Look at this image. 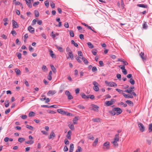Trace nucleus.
Here are the masks:
<instances>
[{
    "instance_id": "obj_1",
    "label": "nucleus",
    "mask_w": 152,
    "mask_h": 152,
    "mask_svg": "<svg viewBox=\"0 0 152 152\" xmlns=\"http://www.w3.org/2000/svg\"><path fill=\"white\" fill-rule=\"evenodd\" d=\"M119 140V134L118 133L116 134L115 136L114 140L111 141V143L113 144L114 145L115 147H117L118 145L117 142Z\"/></svg>"
},
{
    "instance_id": "obj_2",
    "label": "nucleus",
    "mask_w": 152,
    "mask_h": 152,
    "mask_svg": "<svg viewBox=\"0 0 152 152\" xmlns=\"http://www.w3.org/2000/svg\"><path fill=\"white\" fill-rule=\"evenodd\" d=\"M113 110L116 112V114L117 115L120 114L122 112V110L118 107L114 108L113 109Z\"/></svg>"
},
{
    "instance_id": "obj_3",
    "label": "nucleus",
    "mask_w": 152,
    "mask_h": 152,
    "mask_svg": "<svg viewBox=\"0 0 152 152\" xmlns=\"http://www.w3.org/2000/svg\"><path fill=\"white\" fill-rule=\"evenodd\" d=\"M93 84L94 85L93 89L94 90L96 91H99V88L98 87V84L96 81H94L93 83Z\"/></svg>"
},
{
    "instance_id": "obj_4",
    "label": "nucleus",
    "mask_w": 152,
    "mask_h": 152,
    "mask_svg": "<svg viewBox=\"0 0 152 152\" xmlns=\"http://www.w3.org/2000/svg\"><path fill=\"white\" fill-rule=\"evenodd\" d=\"M105 83L106 84H107L108 86H109L116 87L117 86L116 83L113 82H108L107 81H105Z\"/></svg>"
},
{
    "instance_id": "obj_5",
    "label": "nucleus",
    "mask_w": 152,
    "mask_h": 152,
    "mask_svg": "<svg viewBox=\"0 0 152 152\" xmlns=\"http://www.w3.org/2000/svg\"><path fill=\"white\" fill-rule=\"evenodd\" d=\"M91 106V107L90 108L91 110L97 112L99 111L98 109L99 107L98 106L94 104H92Z\"/></svg>"
},
{
    "instance_id": "obj_6",
    "label": "nucleus",
    "mask_w": 152,
    "mask_h": 152,
    "mask_svg": "<svg viewBox=\"0 0 152 152\" xmlns=\"http://www.w3.org/2000/svg\"><path fill=\"white\" fill-rule=\"evenodd\" d=\"M114 99H111L109 101H106L105 102V104L107 106H109L113 104L115 102Z\"/></svg>"
},
{
    "instance_id": "obj_7",
    "label": "nucleus",
    "mask_w": 152,
    "mask_h": 152,
    "mask_svg": "<svg viewBox=\"0 0 152 152\" xmlns=\"http://www.w3.org/2000/svg\"><path fill=\"white\" fill-rule=\"evenodd\" d=\"M138 125L140 128V131L142 132H143L144 131L145 129L143 125L141 123H138Z\"/></svg>"
},
{
    "instance_id": "obj_8",
    "label": "nucleus",
    "mask_w": 152,
    "mask_h": 152,
    "mask_svg": "<svg viewBox=\"0 0 152 152\" xmlns=\"http://www.w3.org/2000/svg\"><path fill=\"white\" fill-rule=\"evenodd\" d=\"M12 25L13 28H18V25L16 22L14 20H12Z\"/></svg>"
},
{
    "instance_id": "obj_9",
    "label": "nucleus",
    "mask_w": 152,
    "mask_h": 152,
    "mask_svg": "<svg viewBox=\"0 0 152 152\" xmlns=\"http://www.w3.org/2000/svg\"><path fill=\"white\" fill-rule=\"evenodd\" d=\"M49 52H50V55L52 58H56L55 55L53 53V51L51 50L50 49Z\"/></svg>"
},
{
    "instance_id": "obj_10",
    "label": "nucleus",
    "mask_w": 152,
    "mask_h": 152,
    "mask_svg": "<svg viewBox=\"0 0 152 152\" xmlns=\"http://www.w3.org/2000/svg\"><path fill=\"white\" fill-rule=\"evenodd\" d=\"M109 144H110V143H109V142H105L104 144V145H103L105 147V148H106L107 149H108L110 147Z\"/></svg>"
},
{
    "instance_id": "obj_11",
    "label": "nucleus",
    "mask_w": 152,
    "mask_h": 152,
    "mask_svg": "<svg viewBox=\"0 0 152 152\" xmlns=\"http://www.w3.org/2000/svg\"><path fill=\"white\" fill-rule=\"evenodd\" d=\"M72 134V132L70 130H69L67 132V135L66 136V137L69 139L70 140L71 139V135Z\"/></svg>"
},
{
    "instance_id": "obj_12",
    "label": "nucleus",
    "mask_w": 152,
    "mask_h": 152,
    "mask_svg": "<svg viewBox=\"0 0 152 152\" xmlns=\"http://www.w3.org/2000/svg\"><path fill=\"white\" fill-rule=\"evenodd\" d=\"M28 30L31 33H33L34 31V28L31 26H30L28 27Z\"/></svg>"
},
{
    "instance_id": "obj_13",
    "label": "nucleus",
    "mask_w": 152,
    "mask_h": 152,
    "mask_svg": "<svg viewBox=\"0 0 152 152\" xmlns=\"http://www.w3.org/2000/svg\"><path fill=\"white\" fill-rule=\"evenodd\" d=\"M57 112L61 114L66 115V113L63 110L61 109H58L57 110Z\"/></svg>"
},
{
    "instance_id": "obj_14",
    "label": "nucleus",
    "mask_w": 152,
    "mask_h": 152,
    "mask_svg": "<svg viewBox=\"0 0 152 152\" xmlns=\"http://www.w3.org/2000/svg\"><path fill=\"white\" fill-rule=\"evenodd\" d=\"M123 96L125 97L126 98H133V96L132 95H127L125 93H123Z\"/></svg>"
},
{
    "instance_id": "obj_15",
    "label": "nucleus",
    "mask_w": 152,
    "mask_h": 152,
    "mask_svg": "<svg viewBox=\"0 0 152 152\" xmlns=\"http://www.w3.org/2000/svg\"><path fill=\"white\" fill-rule=\"evenodd\" d=\"M55 136V134L54 132H52L50 135V136L48 138L49 139H51L52 138L53 139Z\"/></svg>"
},
{
    "instance_id": "obj_16",
    "label": "nucleus",
    "mask_w": 152,
    "mask_h": 152,
    "mask_svg": "<svg viewBox=\"0 0 152 152\" xmlns=\"http://www.w3.org/2000/svg\"><path fill=\"white\" fill-rule=\"evenodd\" d=\"M26 1L28 7L30 8L31 7L32 5L30 0H26Z\"/></svg>"
},
{
    "instance_id": "obj_17",
    "label": "nucleus",
    "mask_w": 152,
    "mask_h": 152,
    "mask_svg": "<svg viewBox=\"0 0 152 152\" xmlns=\"http://www.w3.org/2000/svg\"><path fill=\"white\" fill-rule=\"evenodd\" d=\"M56 93V92L54 90L50 91H49L48 93L47 94L48 95H54Z\"/></svg>"
},
{
    "instance_id": "obj_18",
    "label": "nucleus",
    "mask_w": 152,
    "mask_h": 152,
    "mask_svg": "<svg viewBox=\"0 0 152 152\" xmlns=\"http://www.w3.org/2000/svg\"><path fill=\"white\" fill-rule=\"evenodd\" d=\"M81 95L82 98L85 99H87L89 98V97L88 96H86L85 94L84 93H82L81 94Z\"/></svg>"
},
{
    "instance_id": "obj_19",
    "label": "nucleus",
    "mask_w": 152,
    "mask_h": 152,
    "mask_svg": "<svg viewBox=\"0 0 152 152\" xmlns=\"http://www.w3.org/2000/svg\"><path fill=\"white\" fill-rule=\"evenodd\" d=\"M137 5L138 7L142 8H147L148 7V6L146 4H138Z\"/></svg>"
},
{
    "instance_id": "obj_20",
    "label": "nucleus",
    "mask_w": 152,
    "mask_h": 152,
    "mask_svg": "<svg viewBox=\"0 0 152 152\" xmlns=\"http://www.w3.org/2000/svg\"><path fill=\"white\" fill-rule=\"evenodd\" d=\"M140 55L143 61H144L145 60V58L144 57V53L142 52H141L140 54Z\"/></svg>"
},
{
    "instance_id": "obj_21",
    "label": "nucleus",
    "mask_w": 152,
    "mask_h": 152,
    "mask_svg": "<svg viewBox=\"0 0 152 152\" xmlns=\"http://www.w3.org/2000/svg\"><path fill=\"white\" fill-rule=\"evenodd\" d=\"M78 119L77 117H75V118L73 120V122L74 124H77Z\"/></svg>"
},
{
    "instance_id": "obj_22",
    "label": "nucleus",
    "mask_w": 152,
    "mask_h": 152,
    "mask_svg": "<svg viewBox=\"0 0 152 152\" xmlns=\"http://www.w3.org/2000/svg\"><path fill=\"white\" fill-rule=\"evenodd\" d=\"M81 59L86 64H88V61L85 58L82 57L81 58Z\"/></svg>"
},
{
    "instance_id": "obj_23",
    "label": "nucleus",
    "mask_w": 152,
    "mask_h": 152,
    "mask_svg": "<svg viewBox=\"0 0 152 152\" xmlns=\"http://www.w3.org/2000/svg\"><path fill=\"white\" fill-rule=\"evenodd\" d=\"M56 46L59 51L61 52H63V48L61 47L58 46L57 45H56Z\"/></svg>"
},
{
    "instance_id": "obj_24",
    "label": "nucleus",
    "mask_w": 152,
    "mask_h": 152,
    "mask_svg": "<svg viewBox=\"0 0 152 152\" xmlns=\"http://www.w3.org/2000/svg\"><path fill=\"white\" fill-rule=\"evenodd\" d=\"M92 121L94 122H100V119L99 118H94L92 120Z\"/></svg>"
},
{
    "instance_id": "obj_25",
    "label": "nucleus",
    "mask_w": 152,
    "mask_h": 152,
    "mask_svg": "<svg viewBox=\"0 0 152 152\" xmlns=\"http://www.w3.org/2000/svg\"><path fill=\"white\" fill-rule=\"evenodd\" d=\"M50 67H51L52 70V71L53 72H54L55 73H56V69H55V68L54 67V66L52 65H51Z\"/></svg>"
},
{
    "instance_id": "obj_26",
    "label": "nucleus",
    "mask_w": 152,
    "mask_h": 152,
    "mask_svg": "<svg viewBox=\"0 0 152 152\" xmlns=\"http://www.w3.org/2000/svg\"><path fill=\"white\" fill-rule=\"evenodd\" d=\"M98 138H97L95 140L93 144V145L96 146L97 145V144L98 142Z\"/></svg>"
},
{
    "instance_id": "obj_27",
    "label": "nucleus",
    "mask_w": 152,
    "mask_h": 152,
    "mask_svg": "<svg viewBox=\"0 0 152 152\" xmlns=\"http://www.w3.org/2000/svg\"><path fill=\"white\" fill-rule=\"evenodd\" d=\"M69 128L72 130H74L75 128L74 125L72 124H69L68 125Z\"/></svg>"
},
{
    "instance_id": "obj_28",
    "label": "nucleus",
    "mask_w": 152,
    "mask_h": 152,
    "mask_svg": "<svg viewBox=\"0 0 152 152\" xmlns=\"http://www.w3.org/2000/svg\"><path fill=\"white\" fill-rule=\"evenodd\" d=\"M87 44L89 48H92L94 47L93 45L91 42H89L87 43Z\"/></svg>"
},
{
    "instance_id": "obj_29",
    "label": "nucleus",
    "mask_w": 152,
    "mask_h": 152,
    "mask_svg": "<svg viewBox=\"0 0 152 152\" xmlns=\"http://www.w3.org/2000/svg\"><path fill=\"white\" fill-rule=\"evenodd\" d=\"M67 54L69 55V56L72 59H73V55L72 53V52H70V53H68Z\"/></svg>"
},
{
    "instance_id": "obj_30",
    "label": "nucleus",
    "mask_w": 152,
    "mask_h": 152,
    "mask_svg": "<svg viewBox=\"0 0 152 152\" xmlns=\"http://www.w3.org/2000/svg\"><path fill=\"white\" fill-rule=\"evenodd\" d=\"M15 71L17 75H19L20 74V71L17 68L15 69Z\"/></svg>"
},
{
    "instance_id": "obj_31",
    "label": "nucleus",
    "mask_w": 152,
    "mask_h": 152,
    "mask_svg": "<svg viewBox=\"0 0 152 152\" xmlns=\"http://www.w3.org/2000/svg\"><path fill=\"white\" fill-rule=\"evenodd\" d=\"M109 113L112 115H115L116 113L115 111L113 110V109L112 111H109Z\"/></svg>"
},
{
    "instance_id": "obj_32",
    "label": "nucleus",
    "mask_w": 152,
    "mask_h": 152,
    "mask_svg": "<svg viewBox=\"0 0 152 152\" xmlns=\"http://www.w3.org/2000/svg\"><path fill=\"white\" fill-rule=\"evenodd\" d=\"M66 51L67 52V53H70V52H72V51L71 50L70 48L69 47H67L66 48Z\"/></svg>"
},
{
    "instance_id": "obj_33",
    "label": "nucleus",
    "mask_w": 152,
    "mask_h": 152,
    "mask_svg": "<svg viewBox=\"0 0 152 152\" xmlns=\"http://www.w3.org/2000/svg\"><path fill=\"white\" fill-rule=\"evenodd\" d=\"M42 69L43 70L44 72H45L46 71H48V69L47 68L46 66L44 65H43L42 66Z\"/></svg>"
},
{
    "instance_id": "obj_34",
    "label": "nucleus",
    "mask_w": 152,
    "mask_h": 152,
    "mask_svg": "<svg viewBox=\"0 0 152 152\" xmlns=\"http://www.w3.org/2000/svg\"><path fill=\"white\" fill-rule=\"evenodd\" d=\"M4 104L5 107H8L9 106V101L8 100H6Z\"/></svg>"
},
{
    "instance_id": "obj_35",
    "label": "nucleus",
    "mask_w": 152,
    "mask_h": 152,
    "mask_svg": "<svg viewBox=\"0 0 152 152\" xmlns=\"http://www.w3.org/2000/svg\"><path fill=\"white\" fill-rule=\"evenodd\" d=\"M126 102L128 104H129L130 106H133V103L130 100H127Z\"/></svg>"
},
{
    "instance_id": "obj_36",
    "label": "nucleus",
    "mask_w": 152,
    "mask_h": 152,
    "mask_svg": "<svg viewBox=\"0 0 152 152\" xmlns=\"http://www.w3.org/2000/svg\"><path fill=\"white\" fill-rule=\"evenodd\" d=\"M35 113L33 112H30L29 113V117H32L34 116Z\"/></svg>"
},
{
    "instance_id": "obj_37",
    "label": "nucleus",
    "mask_w": 152,
    "mask_h": 152,
    "mask_svg": "<svg viewBox=\"0 0 152 152\" xmlns=\"http://www.w3.org/2000/svg\"><path fill=\"white\" fill-rule=\"evenodd\" d=\"M129 82L132 85H134L135 83V81L132 78H131L130 79Z\"/></svg>"
},
{
    "instance_id": "obj_38",
    "label": "nucleus",
    "mask_w": 152,
    "mask_h": 152,
    "mask_svg": "<svg viewBox=\"0 0 152 152\" xmlns=\"http://www.w3.org/2000/svg\"><path fill=\"white\" fill-rule=\"evenodd\" d=\"M71 43L72 44L74 45L76 47H77L78 46V45L77 43H75V41L73 40H72L71 41Z\"/></svg>"
},
{
    "instance_id": "obj_39",
    "label": "nucleus",
    "mask_w": 152,
    "mask_h": 152,
    "mask_svg": "<svg viewBox=\"0 0 152 152\" xmlns=\"http://www.w3.org/2000/svg\"><path fill=\"white\" fill-rule=\"evenodd\" d=\"M82 151V149L80 146H78V149H77L75 152H81Z\"/></svg>"
},
{
    "instance_id": "obj_40",
    "label": "nucleus",
    "mask_w": 152,
    "mask_h": 152,
    "mask_svg": "<svg viewBox=\"0 0 152 152\" xmlns=\"http://www.w3.org/2000/svg\"><path fill=\"white\" fill-rule=\"evenodd\" d=\"M25 140V139L23 138H19L18 139V141L20 142H22Z\"/></svg>"
},
{
    "instance_id": "obj_41",
    "label": "nucleus",
    "mask_w": 152,
    "mask_h": 152,
    "mask_svg": "<svg viewBox=\"0 0 152 152\" xmlns=\"http://www.w3.org/2000/svg\"><path fill=\"white\" fill-rule=\"evenodd\" d=\"M69 34L71 37H73L74 36L73 31L71 30L69 31Z\"/></svg>"
},
{
    "instance_id": "obj_42",
    "label": "nucleus",
    "mask_w": 152,
    "mask_h": 152,
    "mask_svg": "<svg viewBox=\"0 0 152 152\" xmlns=\"http://www.w3.org/2000/svg\"><path fill=\"white\" fill-rule=\"evenodd\" d=\"M133 91L130 88H129V89L127 90H126L125 91V92H126L128 93H131V92H132Z\"/></svg>"
},
{
    "instance_id": "obj_43",
    "label": "nucleus",
    "mask_w": 152,
    "mask_h": 152,
    "mask_svg": "<svg viewBox=\"0 0 152 152\" xmlns=\"http://www.w3.org/2000/svg\"><path fill=\"white\" fill-rule=\"evenodd\" d=\"M26 143H27V144H31L34 143V141L33 140H30L26 142Z\"/></svg>"
},
{
    "instance_id": "obj_44",
    "label": "nucleus",
    "mask_w": 152,
    "mask_h": 152,
    "mask_svg": "<svg viewBox=\"0 0 152 152\" xmlns=\"http://www.w3.org/2000/svg\"><path fill=\"white\" fill-rule=\"evenodd\" d=\"M17 57L19 59H20L21 58V54L19 53H17Z\"/></svg>"
},
{
    "instance_id": "obj_45",
    "label": "nucleus",
    "mask_w": 152,
    "mask_h": 152,
    "mask_svg": "<svg viewBox=\"0 0 152 152\" xmlns=\"http://www.w3.org/2000/svg\"><path fill=\"white\" fill-rule=\"evenodd\" d=\"M26 127L30 130H33V127L32 126L28 125H26Z\"/></svg>"
},
{
    "instance_id": "obj_46",
    "label": "nucleus",
    "mask_w": 152,
    "mask_h": 152,
    "mask_svg": "<svg viewBox=\"0 0 152 152\" xmlns=\"http://www.w3.org/2000/svg\"><path fill=\"white\" fill-rule=\"evenodd\" d=\"M78 54L79 56H80L82 57H83V55L81 51H79L78 52Z\"/></svg>"
},
{
    "instance_id": "obj_47",
    "label": "nucleus",
    "mask_w": 152,
    "mask_h": 152,
    "mask_svg": "<svg viewBox=\"0 0 152 152\" xmlns=\"http://www.w3.org/2000/svg\"><path fill=\"white\" fill-rule=\"evenodd\" d=\"M92 52L93 55L95 56L96 55V50L95 49H93L92 50Z\"/></svg>"
},
{
    "instance_id": "obj_48",
    "label": "nucleus",
    "mask_w": 152,
    "mask_h": 152,
    "mask_svg": "<svg viewBox=\"0 0 152 152\" xmlns=\"http://www.w3.org/2000/svg\"><path fill=\"white\" fill-rule=\"evenodd\" d=\"M119 67L122 70L125 69L124 65H120L119 66Z\"/></svg>"
},
{
    "instance_id": "obj_49",
    "label": "nucleus",
    "mask_w": 152,
    "mask_h": 152,
    "mask_svg": "<svg viewBox=\"0 0 152 152\" xmlns=\"http://www.w3.org/2000/svg\"><path fill=\"white\" fill-rule=\"evenodd\" d=\"M143 28L144 29H146L148 26L146 22L145 23L142 25Z\"/></svg>"
},
{
    "instance_id": "obj_50",
    "label": "nucleus",
    "mask_w": 152,
    "mask_h": 152,
    "mask_svg": "<svg viewBox=\"0 0 152 152\" xmlns=\"http://www.w3.org/2000/svg\"><path fill=\"white\" fill-rule=\"evenodd\" d=\"M116 90L120 94H122L123 93L124 91L121 90H120L118 89H117Z\"/></svg>"
},
{
    "instance_id": "obj_51",
    "label": "nucleus",
    "mask_w": 152,
    "mask_h": 152,
    "mask_svg": "<svg viewBox=\"0 0 152 152\" xmlns=\"http://www.w3.org/2000/svg\"><path fill=\"white\" fill-rule=\"evenodd\" d=\"M35 15L36 17H38L39 16V12L37 11H35Z\"/></svg>"
},
{
    "instance_id": "obj_52",
    "label": "nucleus",
    "mask_w": 152,
    "mask_h": 152,
    "mask_svg": "<svg viewBox=\"0 0 152 152\" xmlns=\"http://www.w3.org/2000/svg\"><path fill=\"white\" fill-rule=\"evenodd\" d=\"M77 107L80 109H84L85 108L84 106L81 105H78Z\"/></svg>"
},
{
    "instance_id": "obj_53",
    "label": "nucleus",
    "mask_w": 152,
    "mask_h": 152,
    "mask_svg": "<svg viewBox=\"0 0 152 152\" xmlns=\"http://www.w3.org/2000/svg\"><path fill=\"white\" fill-rule=\"evenodd\" d=\"M50 4L51 7L52 8H54L55 7V4L52 2L51 1L50 2Z\"/></svg>"
},
{
    "instance_id": "obj_54",
    "label": "nucleus",
    "mask_w": 152,
    "mask_h": 152,
    "mask_svg": "<svg viewBox=\"0 0 152 152\" xmlns=\"http://www.w3.org/2000/svg\"><path fill=\"white\" fill-rule=\"evenodd\" d=\"M74 148V144L72 143H71L70 145L69 149L73 150Z\"/></svg>"
},
{
    "instance_id": "obj_55",
    "label": "nucleus",
    "mask_w": 152,
    "mask_h": 152,
    "mask_svg": "<svg viewBox=\"0 0 152 152\" xmlns=\"http://www.w3.org/2000/svg\"><path fill=\"white\" fill-rule=\"evenodd\" d=\"M11 33L14 36H15L17 34V33H16L15 31L14 30H12L11 31Z\"/></svg>"
},
{
    "instance_id": "obj_56",
    "label": "nucleus",
    "mask_w": 152,
    "mask_h": 152,
    "mask_svg": "<svg viewBox=\"0 0 152 152\" xmlns=\"http://www.w3.org/2000/svg\"><path fill=\"white\" fill-rule=\"evenodd\" d=\"M88 138L89 139L93 140H94V138L93 136H90L88 137Z\"/></svg>"
},
{
    "instance_id": "obj_57",
    "label": "nucleus",
    "mask_w": 152,
    "mask_h": 152,
    "mask_svg": "<svg viewBox=\"0 0 152 152\" xmlns=\"http://www.w3.org/2000/svg\"><path fill=\"white\" fill-rule=\"evenodd\" d=\"M24 83L26 85V86L27 87H28L29 86V84L28 82L26 80H24Z\"/></svg>"
},
{
    "instance_id": "obj_58",
    "label": "nucleus",
    "mask_w": 152,
    "mask_h": 152,
    "mask_svg": "<svg viewBox=\"0 0 152 152\" xmlns=\"http://www.w3.org/2000/svg\"><path fill=\"white\" fill-rule=\"evenodd\" d=\"M39 1L35 2L33 4V6L34 7H36L37 5L39 4Z\"/></svg>"
},
{
    "instance_id": "obj_59",
    "label": "nucleus",
    "mask_w": 152,
    "mask_h": 152,
    "mask_svg": "<svg viewBox=\"0 0 152 152\" xmlns=\"http://www.w3.org/2000/svg\"><path fill=\"white\" fill-rule=\"evenodd\" d=\"M68 99L69 100H70L73 98V97L70 94L69 95L67 96Z\"/></svg>"
},
{
    "instance_id": "obj_60",
    "label": "nucleus",
    "mask_w": 152,
    "mask_h": 152,
    "mask_svg": "<svg viewBox=\"0 0 152 152\" xmlns=\"http://www.w3.org/2000/svg\"><path fill=\"white\" fill-rule=\"evenodd\" d=\"M45 4L46 7H48L49 5V2L48 1H46L45 2Z\"/></svg>"
},
{
    "instance_id": "obj_61",
    "label": "nucleus",
    "mask_w": 152,
    "mask_h": 152,
    "mask_svg": "<svg viewBox=\"0 0 152 152\" xmlns=\"http://www.w3.org/2000/svg\"><path fill=\"white\" fill-rule=\"evenodd\" d=\"M64 26L66 28H68L69 27L68 23L67 22H65L64 23Z\"/></svg>"
},
{
    "instance_id": "obj_62",
    "label": "nucleus",
    "mask_w": 152,
    "mask_h": 152,
    "mask_svg": "<svg viewBox=\"0 0 152 152\" xmlns=\"http://www.w3.org/2000/svg\"><path fill=\"white\" fill-rule=\"evenodd\" d=\"M97 71V69L96 66H94L92 67V71L93 72H95Z\"/></svg>"
},
{
    "instance_id": "obj_63",
    "label": "nucleus",
    "mask_w": 152,
    "mask_h": 152,
    "mask_svg": "<svg viewBox=\"0 0 152 152\" xmlns=\"http://www.w3.org/2000/svg\"><path fill=\"white\" fill-rule=\"evenodd\" d=\"M88 96L89 97V98L91 99H94V95H88Z\"/></svg>"
},
{
    "instance_id": "obj_64",
    "label": "nucleus",
    "mask_w": 152,
    "mask_h": 152,
    "mask_svg": "<svg viewBox=\"0 0 152 152\" xmlns=\"http://www.w3.org/2000/svg\"><path fill=\"white\" fill-rule=\"evenodd\" d=\"M149 130H150L151 131H152V123L149 125Z\"/></svg>"
}]
</instances>
